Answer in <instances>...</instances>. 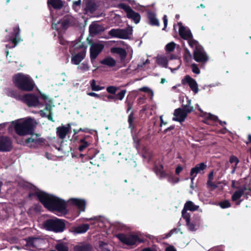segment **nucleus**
<instances>
[{
	"label": "nucleus",
	"mask_w": 251,
	"mask_h": 251,
	"mask_svg": "<svg viewBox=\"0 0 251 251\" xmlns=\"http://www.w3.org/2000/svg\"><path fill=\"white\" fill-rule=\"evenodd\" d=\"M40 198L41 203L49 211L58 216L67 214L66 202L64 200L47 193L43 196H40Z\"/></svg>",
	"instance_id": "obj_1"
},
{
	"label": "nucleus",
	"mask_w": 251,
	"mask_h": 251,
	"mask_svg": "<svg viewBox=\"0 0 251 251\" xmlns=\"http://www.w3.org/2000/svg\"><path fill=\"white\" fill-rule=\"evenodd\" d=\"M12 81L17 88L23 91H32L35 86L34 80L29 75L21 73L15 74Z\"/></svg>",
	"instance_id": "obj_2"
},
{
	"label": "nucleus",
	"mask_w": 251,
	"mask_h": 251,
	"mask_svg": "<svg viewBox=\"0 0 251 251\" xmlns=\"http://www.w3.org/2000/svg\"><path fill=\"white\" fill-rule=\"evenodd\" d=\"M16 133L20 136L32 134L34 131L33 119L28 118L22 122L16 121L13 123Z\"/></svg>",
	"instance_id": "obj_3"
},
{
	"label": "nucleus",
	"mask_w": 251,
	"mask_h": 251,
	"mask_svg": "<svg viewBox=\"0 0 251 251\" xmlns=\"http://www.w3.org/2000/svg\"><path fill=\"white\" fill-rule=\"evenodd\" d=\"M65 222L66 221L64 219L53 217L45 220L43 223V226L47 230L61 233L66 228Z\"/></svg>",
	"instance_id": "obj_4"
},
{
	"label": "nucleus",
	"mask_w": 251,
	"mask_h": 251,
	"mask_svg": "<svg viewBox=\"0 0 251 251\" xmlns=\"http://www.w3.org/2000/svg\"><path fill=\"white\" fill-rule=\"evenodd\" d=\"M117 237L122 243L128 246H137L140 243L144 242V240L136 235H126L124 233H119L117 235Z\"/></svg>",
	"instance_id": "obj_5"
},
{
	"label": "nucleus",
	"mask_w": 251,
	"mask_h": 251,
	"mask_svg": "<svg viewBox=\"0 0 251 251\" xmlns=\"http://www.w3.org/2000/svg\"><path fill=\"white\" fill-rule=\"evenodd\" d=\"M30 135H31L30 137L27 138L25 140V145L30 148L37 149L45 144L46 139L41 137L40 134L35 133L34 132Z\"/></svg>",
	"instance_id": "obj_6"
},
{
	"label": "nucleus",
	"mask_w": 251,
	"mask_h": 251,
	"mask_svg": "<svg viewBox=\"0 0 251 251\" xmlns=\"http://www.w3.org/2000/svg\"><path fill=\"white\" fill-rule=\"evenodd\" d=\"M120 89L119 87L115 86H109L106 87V91L110 94L107 96V98L109 100H113L114 102H116L118 100H122L126 94V90L123 89L121 90L117 94H116V92Z\"/></svg>",
	"instance_id": "obj_7"
},
{
	"label": "nucleus",
	"mask_w": 251,
	"mask_h": 251,
	"mask_svg": "<svg viewBox=\"0 0 251 251\" xmlns=\"http://www.w3.org/2000/svg\"><path fill=\"white\" fill-rule=\"evenodd\" d=\"M132 27L128 26L125 29L112 28L109 31L108 34L112 37L127 39L132 34Z\"/></svg>",
	"instance_id": "obj_8"
},
{
	"label": "nucleus",
	"mask_w": 251,
	"mask_h": 251,
	"mask_svg": "<svg viewBox=\"0 0 251 251\" xmlns=\"http://www.w3.org/2000/svg\"><path fill=\"white\" fill-rule=\"evenodd\" d=\"M117 7L123 9L126 14V17L133 21L135 24H138L141 20V15L138 12L134 11L131 7L124 3H120L117 5Z\"/></svg>",
	"instance_id": "obj_9"
},
{
	"label": "nucleus",
	"mask_w": 251,
	"mask_h": 251,
	"mask_svg": "<svg viewBox=\"0 0 251 251\" xmlns=\"http://www.w3.org/2000/svg\"><path fill=\"white\" fill-rule=\"evenodd\" d=\"M21 101L26 104L28 107H41L44 105L39 100L38 97L34 94H26L22 96Z\"/></svg>",
	"instance_id": "obj_10"
},
{
	"label": "nucleus",
	"mask_w": 251,
	"mask_h": 251,
	"mask_svg": "<svg viewBox=\"0 0 251 251\" xmlns=\"http://www.w3.org/2000/svg\"><path fill=\"white\" fill-rule=\"evenodd\" d=\"M75 24L74 18L70 15H65L62 19L60 20L57 24H53L52 28L58 29V25H60L59 28L61 30H65L70 26Z\"/></svg>",
	"instance_id": "obj_11"
},
{
	"label": "nucleus",
	"mask_w": 251,
	"mask_h": 251,
	"mask_svg": "<svg viewBox=\"0 0 251 251\" xmlns=\"http://www.w3.org/2000/svg\"><path fill=\"white\" fill-rule=\"evenodd\" d=\"M13 30L9 38V41L11 42L6 45L7 48L10 49L15 47L18 43L22 40L20 35V29L19 25L14 27Z\"/></svg>",
	"instance_id": "obj_12"
},
{
	"label": "nucleus",
	"mask_w": 251,
	"mask_h": 251,
	"mask_svg": "<svg viewBox=\"0 0 251 251\" xmlns=\"http://www.w3.org/2000/svg\"><path fill=\"white\" fill-rule=\"evenodd\" d=\"M193 57L197 62L206 63L208 60V57L202 46H198L194 49Z\"/></svg>",
	"instance_id": "obj_13"
},
{
	"label": "nucleus",
	"mask_w": 251,
	"mask_h": 251,
	"mask_svg": "<svg viewBox=\"0 0 251 251\" xmlns=\"http://www.w3.org/2000/svg\"><path fill=\"white\" fill-rule=\"evenodd\" d=\"M13 143L10 137L0 136V152H9L13 149Z\"/></svg>",
	"instance_id": "obj_14"
},
{
	"label": "nucleus",
	"mask_w": 251,
	"mask_h": 251,
	"mask_svg": "<svg viewBox=\"0 0 251 251\" xmlns=\"http://www.w3.org/2000/svg\"><path fill=\"white\" fill-rule=\"evenodd\" d=\"M104 47L103 44L100 43H92L90 48V57L93 62L102 51Z\"/></svg>",
	"instance_id": "obj_15"
},
{
	"label": "nucleus",
	"mask_w": 251,
	"mask_h": 251,
	"mask_svg": "<svg viewBox=\"0 0 251 251\" xmlns=\"http://www.w3.org/2000/svg\"><path fill=\"white\" fill-rule=\"evenodd\" d=\"M186 221V225L188 229L191 231H195L197 230L200 225L201 218L200 216L193 217L191 219V216L182 217Z\"/></svg>",
	"instance_id": "obj_16"
},
{
	"label": "nucleus",
	"mask_w": 251,
	"mask_h": 251,
	"mask_svg": "<svg viewBox=\"0 0 251 251\" xmlns=\"http://www.w3.org/2000/svg\"><path fill=\"white\" fill-rule=\"evenodd\" d=\"M82 7L84 14H92L97 10L98 5L95 0H83Z\"/></svg>",
	"instance_id": "obj_17"
},
{
	"label": "nucleus",
	"mask_w": 251,
	"mask_h": 251,
	"mask_svg": "<svg viewBox=\"0 0 251 251\" xmlns=\"http://www.w3.org/2000/svg\"><path fill=\"white\" fill-rule=\"evenodd\" d=\"M67 202L69 205L76 207L79 212L85 211L86 201L84 199L70 198Z\"/></svg>",
	"instance_id": "obj_18"
},
{
	"label": "nucleus",
	"mask_w": 251,
	"mask_h": 251,
	"mask_svg": "<svg viewBox=\"0 0 251 251\" xmlns=\"http://www.w3.org/2000/svg\"><path fill=\"white\" fill-rule=\"evenodd\" d=\"M207 168V165L204 162L197 164L191 169L190 176L192 181L195 179L198 174H203Z\"/></svg>",
	"instance_id": "obj_19"
},
{
	"label": "nucleus",
	"mask_w": 251,
	"mask_h": 251,
	"mask_svg": "<svg viewBox=\"0 0 251 251\" xmlns=\"http://www.w3.org/2000/svg\"><path fill=\"white\" fill-rule=\"evenodd\" d=\"M181 83L183 85L188 84L191 89L196 94L199 91L198 85L196 81L190 75H186L182 79Z\"/></svg>",
	"instance_id": "obj_20"
},
{
	"label": "nucleus",
	"mask_w": 251,
	"mask_h": 251,
	"mask_svg": "<svg viewBox=\"0 0 251 251\" xmlns=\"http://www.w3.org/2000/svg\"><path fill=\"white\" fill-rule=\"evenodd\" d=\"M199 206L195 205L192 201H187L184 204L183 208L181 211L182 217L191 216L187 211H195L199 209Z\"/></svg>",
	"instance_id": "obj_21"
},
{
	"label": "nucleus",
	"mask_w": 251,
	"mask_h": 251,
	"mask_svg": "<svg viewBox=\"0 0 251 251\" xmlns=\"http://www.w3.org/2000/svg\"><path fill=\"white\" fill-rule=\"evenodd\" d=\"M177 25L179 26V35L182 39L187 40L193 37L191 30L189 28L186 29L181 22L178 23Z\"/></svg>",
	"instance_id": "obj_22"
},
{
	"label": "nucleus",
	"mask_w": 251,
	"mask_h": 251,
	"mask_svg": "<svg viewBox=\"0 0 251 251\" xmlns=\"http://www.w3.org/2000/svg\"><path fill=\"white\" fill-rule=\"evenodd\" d=\"M105 30V28L102 25L97 23H92L89 27L90 33L93 35H96L100 34Z\"/></svg>",
	"instance_id": "obj_23"
},
{
	"label": "nucleus",
	"mask_w": 251,
	"mask_h": 251,
	"mask_svg": "<svg viewBox=\"0 0 251 251\" xmlns=\"http://www.w3.org/2000/svg\"><path fill=\"white\" fill-rule=\"evenodd\" d=\"M86 49L87 46L83 42L78 41L74 45L72 52L78 54L83 53L86 55Z\"/></svg>",
	"instance_id": "obj_24"
},
{
	"label": "nucleus",
	"mask_w": 251,
	"mask_h": 251,
	"mask_svg": "<svg viewBox=\"0 0 251 251\" xmlns=\"http://www.w3.org/2000/svg\"><path fill=\"white\" fill-rule=\"evenodd\" d=\"M174 115L175 117H173V120L180 123L184 122L187 117L181 108L176 109L174 111Z\"/></svg>",
	"instance_id": "obj_25"
},
{
	"label": "nucleus",
	"mask_w": 251,
	"mask_h": 251,
	"mask_svg": "<svg viewBox=\"0 0 251 251\" xmlns=\"http://www.w3.org/2000/svg\"><path fill=\"white\" fill-rule=\"evenodd\" d=\"M147 18L149 20V24L151 26H159L160 25L159 21L156 18L154 12L149 11L147 12Z\"/></svg>",
	"instance_id": "obj_26"
},
{
	"label": "nucleus",
	"mask_w": 251,
	"mask_h": 251,
	"mask_svg": "<svg viewBox=\"0 0 251 251\" xmlns=\"http://www.w3.org/2000/svg\"><path fill=\"white\" fill-rule=\"evenodd\" d=\"M154 171L160 178H164L168 176V174L164 170L163 165L161 164L155 165L154 166Z\"/></svg>",
	"instance_id": "obj_27"
},
{
	"label": "nucleus",
	"mask_w": 251,
	"mask_h": 251,
	"mask_svg": "<svg viewBox=\"0 0 251 251\" xmlns=\"http://www.w3.org/2000/svg\"><path fill=\"white\" fill-rule=\"evenodd\" d=\"M6 94L8 97L14 98L17 100L21 101L23 95H21L20 92L16 89L8 88L6 90Z\"/></svg>",
	"instance_id": "obj_28"
},
{
	"label": "nucleus",
	"mask_w": 251,
	"mask_h": 251,
	"mask_svg": "<svg viewBox=\"0 0 251 251\" xmlns=\"http://www.w3.org/2000/svg\"><path fill=\"white\" fill-rule=\"evenodd\" d=\"M111 52L112 53H116L120 55L121 60H125L127 52L125 49L120 47H113L111 49Z\"/></svg>",
	"instance_id": "obj_29"
},
{
	"label": "nucleus",
	"mask_w": 251,
	"mask_h": 251,
	"mask_svg": "<svg viewBox=\"0 0 251 251\" xmlns=\"http://www.w3.org/2000/svg\"><path fill=\"white\" fill-rule=\"evenodd\" d=\"M47 4L49 7L51 6L54 9L60 10L63 7L64 3L62 0H48Z\"/></svg>",
	"instance_id": "obj_30"
},
{
	"label": "nucleus",
	"mask_w": 251,
	"mask_h": 251,
	"mask_svg": "<svg viewBox=\"0 0 251 251\" xmlns=\"http://www.w3.org/2000/svg\"><path fill=\"white\" fill-rule=\"evenodd\" d=\"M72 54V58H71V62L72 64L75 65H78L79 63L85 58L86 55H84V53H81L80 54L78 53H74V52H71Z\"/></svg>",
	"instance_id": "obj_31"
},
{
	"label": "nucleus",
	"mask_w": 251,
	"mask_h": 251,
	"mask_svg": "<svg viewBox=\"0 0 251 251\" xmlns=\"http://www.w3.org/2000/svg\"><path fill=\"white\" fill-rule=\"evenodd\" d=\"M68 133V129L65 126H61L56 128L57 136L62 140H63Z\"/></svg>",
	"instance_id": "obj_32"
},
{
	"label": "nucleus",
	"mask_w": 251,
	"mask_h": 251,
	"mask_svg": "<svg viewBox=\"0 0 251 251\" xmlns=\"http://www.w3.org/2000/svg\"><path fill=\"white\" fill-rule=\"evenodd\" d=\"M247 189L245 185L241 188L239 190L236 191L231 196V200L233 201H236L239 200L244 195V191Z\"/></svg>",
	"instance_id": "obj_33"
},
{
	"label": "nucleus",
	"mask_w": 251,
	"mask_h": 251,
	"mask_svg": "<svg viewBox=\"0 0 251 251\" xmlns=\"http://www.w3.org/2000/svg\"><path fill=\"white\" fill-rule=\"evenodd\" d=\"M89 225L83 224L74 228V231L76 233H83L86 232L89 229Z\"/></svg>",
	"instance_id": "obj_34"
},
{
	"label": "nucleus",
	"mask_w": 251,
	"mask_h": 251,
	"mask_svg": "<svg viewBox=\"0 0 251 251\" xmlns=\"http://www.w3.org/2000/svg\"><path fill=\"white\" fill-rule=\"evenodd\" d=\"M100 63L103 65H107L110 67H114L116 65V60L111 57H107L100 61Z\"/></svg>",
	"instance_id": "obj_35"
},
{
	"label": "nucleus",
	"mask_w": 251,
	"mask_h": 251,
	"mask_svg": "<svg viewBox=\"0 0 251 251\" xmlns=\"http://www.w3.org/2000/svg\"><path fill=\"white\" fill-rule=\"evenodd\" d=\"M98 151L97 150L94 148H91L88 150L87 154H80L81 157H85L86 159H92L96 156Z\"/></svg>",
	"instance_id": "obj_36"
},
{
	"label": "nucleus",
	"mask_w": 251,
	"mask_h": 251,
	"mask_svg": "<svg viewBox=\"0 0 251 251\" xmlns=\"http://www.w3.org/2000/svg\"><path fill=\"white\" fill-rule=\"evenodd\" d=\"M74 251H92V247L90 244L76 245L74 248Z\"/></svg>",
	"instance_id": "obj_37"
},
{
	"label": "nucleus",
	"mask_w": 251,
	"mask_h": 251,
	"mask_svg": "<svg viewBox=\"0 0 251 251\" xmlns=\"http://www.w3.org/2000/svg\"><path fill=\"white\" fill-rule=\"evenodd\" d=\"M190 104L191 100H188L186 104L182 105L181 109H182L183 112H184V114H185L186 116H187L188 114L194 111V107L193 106H190Z\"/></svg>",
	"instance_id": "obj_38"
},
{
	"label": "nucleus",
	"mask_w": 251,
	"mask_h": 251,
	"mask_svg": "<svg viewBox=\"0 0 251 251\" xmlns=\"http://www.w3.org/2000/svg\"><path fill=\"white\" fill-rule=\"evenodd\" d=\"M156 62L158 65L163 67L167 68L168 66V60L166 56H160L157 57Z\"/></svg>",
	"instance_id": "obj_39"
},
{
	"label": "nucleus",
	"mask_w": 251,
	"mask_h": 251,
	"mask_svg": "<svg viewBox=\"0 0 251 251\" xmlns=\"http://www.w3.org/2000/svg\"><path fill=\"white\" fill-rule=\"evenodd\" d=\"M205 115H206V120H212L214 122L218 121L219 123V124L221 126H223L224 125H226V123L225 121H222L218 119V118L217 116L213 115L210 113H209L208 114L205 113Z\"/></svg>",
	"instance_id": "obj_40"
},
{
	"label": "nucleus",
	"mask_w": 251,
	"mask_h": 251,
	"mask_svg": "<svg viewBox=\"0 0 251 251\" xmlns=\"http://www.w3.org/2000/svg\"><path fill=\"white\" fill-rule=\"evenodd\" d=\"M134 119L133 112H131L128 116V127L131 130H134L136 128V126L134 124Z\"/></svg>",
	"instance_id": "obj_41"
},
{
	"label": "nucleus",
	"mask_w": 251,
	"mask_h": 251,
	"mask_svg": "<svg viewBox=\"0 0 251 251\" xmlns=\"http://www.w3.org/2000/svg\"><path fill=\"white\" fill-rule=\"evenodd\" d=\"M90 86L91 89L94 91H98L104 89V86H100L96 84V81L95 79H92L90 81Z\"/></svg>",
	"instance_id": "obj_42"
},
{
	"label": "nucleus",
	"mask_w": 251,
	"mask_h": 251,
	"mask_svg": "<svg viewBox=\"0 0 251 251\" xmlns=\"http://www.w3.org/2000/svg\"><path fill=\"white\" fill-rule=\"evenodd\" d=\"M57 251H69V248L67 244L64 243H57L55 246Z\"/></svg>",
	"instance_id": "obj_43"
},
{
	"label": "nucleus",
	"mask_w": 251,
	"mask_h": 251,
	"mask_svg": "<svg viewBox=\"0 0 251 251\" xmlns=\"http://www.w3.org/2000/svg\"><path fill=\"white\" fill-rule=\"evenodd\" d=\"M46 192L44 191H40L39 190H38L37 191H35L33 193H29L28 194V197L31 198L33 196H36L37 197L38 200L41 202V199H40V196H43L45 194H46Z\"/></svg>",
	"instance_id": "obj_44"
},
{
	"label": "nucleus",
	"mask_w": 251,
	"mask_h": 251,
	"mask_svg": "<svg viewBox=\"0 0 251 251\" xmlns=\"http://www.w3.org/2000/svg\"><path fill=\"white\" fill-rule=\"evenodd\" d=\"M39 240V239L35 237H29L26 240V244L28 246L32 247H35L36 242Z\"/></svg>",
	"instance_id": "obj_45"
},
{
	"label": "nucleus",
	"mask_w": 251,
	"mask_h": 251,
	"mask_svg": "<svg viewBox=\"0 0 251 251\" xmlns=\"http://www.w3.org/2000/svg\"><path fill=\"white\" fill-rule=\"evenodd\" d=\"M229 161L231 164H232V163L235 164L234 166L233 167V169L232 172V173H233L237 167L238 164L239 162V160L236 156H235L234 155H231L229 158Z\"/></svg>",
	"instance_id": "obj_46"
},
{
	"label": "nucleus",
	"mask_w": 251,
	"mask_h": 251,
	"mask_svg": "<svg viewBox=\"0 0 251 251\" xmlns=\"http://www.w3.org/2000/svg\"><path fill=\"white\" fill-rule=\"evenodd\" d=\"M81 5V0H76L73 1L72 8L75 12H78L80 8Z\"/></svg>",
	"instance_id": "obj_47"
},
{
	"label": "nucleus",
	"mask_w": 251,
	"mask_h": 251,
	"mask_svg": "<svg viewBox=\"0 0 251 251\" xmlns=\"http://www.w3.org/2000/svg\"><path fill=\"white\" fill-rule=\"evenodd\" d=\"M192 55L187 48L184 49L183 54V60L185 62L188 63L191 60Z\"/></svg>",
	"instance_id": "obj_48"
},
{
	"label": "nucleus",
	"mask_w": 251,
	"mask_h": 251,
	"mask_svg": "<svg viewBox=\"0 0 251 251\" xmlns=\"http://www.w3.org/2000/svg\"><path fill=\"white\" fill-rule=\"evenodd\" d=\"M187 40H188L189 45L191 48H195V49H196L198 46H201L199 44V42L196 40L194 39L193 37L187 39Z\"/></svg>",
	"instance_id": "obj_49"
},
{
	"label": "nucleus",
	"mask_w": 251,
	"mask_h": 251,
	"mask_svg": "<svg viewBox=\"0 0 251 251\" xmlns=\"http://www.w3.org/2000/svg\"><path fill=\"white\" fill-rule=\"evenodd\" d=\"M80 145L78 146V150L80 151H82L84 149L87 148L90 145V142L89 141H83L82 142H79Z\"/></svg>",
	"instance_id": "obj_50"
},
{
	"label": "nucleus",
	"mask_w": 251,
	"mask_h": 251,
	"mask_svg": "<svg viewBox=\"0 0 251 251\" xmlns=\"http://www.w3.org/2000/svg\"><path fill=\"white\" fill-rule=\"evenodd\" d=\"M219 205L223 209L227 208L230 207L231 206V204L229 201L228 200H224L222 201L219 203Z\"/></svg>",
	"instance_id": "obj_51"
},
{
	"label": "nucleus",
	"mask_w": 251,
	"mask_h": 251,
	"mask_svg": "<svg viewBox=\"0 0 251 251\" xmlns=\"http://www.w3.org/2000/svg\"><path fill=\"white\" fill-rule=\"evenodd\" d=\"M175 47L176 44L174 42H172L169 43L167 44L165 47L166 51L167 52H172L175 50Z\"/></svg>",
	"instance_id": "obj_52"
},
{
	"label": "nucleus",
	"mask_w": 251,
	"mask_h": 251,
	"mask_svg": "<svg viewBox=\"0 0 251 251\" xmlns=\"http://www.w3.org/2000/svg\"><path fill=\"white\" fill-rule=\"evenodd\" d=\"M168 177V180L170 182H172L173 183H176L179 182V179L178 177L175 176L173 175H169L167 176Z\"/></svg>",
	"instance_id": "obj_53"
},
{
	"label": "nucleus",
	"mask_w": 251,
	"mask_h": 251,
	"mask_svg": "<svg viewBox=\"0 0 251 251\" xmlns=\"http://www.w3.org/2000/svg\"><path fill=\"white\" fill-rule=\"evenodd\" d=\"M40 114H41V115L42 116V117H47V118L49 120H50L51 122H54V120H53V119L52 118V112H50V113H49V115H46V114L43 111L41 110V111H40Z\"/></svg>",
	"instance_id": "obj_54"
},
{
	"label": "nucleus",
	"mask_w": 251,
	"mask_h": 251,
	"mask_svg": "<svg viewBox=\"0 0 251 251\" xmlns=\"http://www.w3.org/2000/svg\"><path fill=\"white\" fill-rule=\"evenodd\" d=\"M191 69L192 72L196 74H199L200 73V70L198 67L197 65L194 63L191 65Z\"/></svg>",
	"instance_id": "obj_55"
},
{
	"label": "nucleus",
	"mask_w": 251,
	"mask_h": 251,
	"mask_svg": "<svg viewBox=\"0 0 251 251\" xmlns=\"http://www.w3.org/2000/svg\"><path fill=\"white\" fill-rule=\"evenodd\" d=\"M79 68L82 72H86L89 70V67L87 63L85 62L82 63L79 66Z\"/></svg>",
	"instance_id": "obj_56"
},
{
	"label": "nucleus",
	"mask_w": 251,
	"mask_h": 251,
	"mask_svg": "<svg viewBox=\"0 0 251 251\" xmlns=\"http://www.w3.org/2000/svg\"><path fill=\"white\" fill-rule=\"evenodd\" d=\"M42 206L39 204H35L32 207L33 210L35 212H40L42 210Z\"/></svg>",
	"instance_id": "obj_57"
},
{
	"label": "nucleus",
	"mask_w": 251,
	"mask_h": 251,
	"mask_svg": "<svg viewBox=\"0 0 251 251\" xmlns=\"http://www.w3.org/2000/svg\"><path fill=\"white\" fill-rule=\"evenodd\" d=\"M206 184L208 187H211L212 189H215L218 187V185L213 182L212 180H207Z\"/></svg>",
	"instance_id": "obj_58"
},
{
	"label": "nucleus",
	"mask_w": 251,
	"mask_h": 251,
	"mask_svg": "<svg viewBox=\"0 0 251 251\" xmlns=\"http://www.w3.org/2000/svg\"><path fill=\"white\" fill-rule=\"evenodd\" d=\"M87 94L89 96L93 97L99 99H101L102 98V96L101 95L95 93L94 92H89L87 93Z\"/></svg>",
	"instance_id": "obj_59"
},
{
	"label": "nucleus",
	"mask_w": 251,
	"mask_h": 251,
	"mask_svg": "<svg viewBox=\"0 0 251 251\" xmlns=\"http://www.w3.org/2000/svg\"><path fill=\"white\" fill-rule=\"evenodd\" d=\"M245 197L247 199L249 196L251 197V189L247 188V189L244 191V195Z\"/></svg>",
	"instance_id": "obj_60"
},
{
	"label": "nucleus",
	"mask_w": 251,
	"mask_h": 251,
	"mask_svg": "<svg viewBox=\"0 0 251 251\" xmlns=\"http://www.w3.org/2000/svg\"><path fill=\"white\" fill-rule=\"evenodd\" d=\"M79 130H81V131L85 132V133H89L90 134H92L93 133V131L94 130L93 129H89L88 128L85 127V128H80Z\"/></svg>",
	"instance_id": "obj_61"
},
{
	"label": "nucleus",
	"mask_w": 251,
	"mask_h": 251,
	"mask_svg": "<svg viewBox=\"0 0 251 251\" xmlns=\"http://www.w3.org/2000/svg\"><path fill=\"white\" fill-rule=\"evenodd\" d=\"M74 131V135H73V138L75 140H78V136L76 135L77 134H78L81 130H79V129H74L73 130Z\"/></svg>",
	"instance_id": "obj_62"
},
{
	"label": "nucleus",
	"mask_w": 251,
	"mask_h": 251,
	"mask_svg": "<svg viewBox=\"0 0 251 251\" xmlns=\"http://www.w3.org/2000/svg\"><path fill=\"white\" fill-rule=\"evenodd\" d=\"M183 170V168L180 165L176 167L175 170V174L176 175H179V173Z\"/></svg>",
	"instance_id": "obj_63"
},
{
	"label": "nucleus",
	"mask_w": 251,
	"mask_h": 251,
	"mask_svg": "<svg viewBox=\"0 0 251 251\" xmlns=\"http://www.w3.org/2000/svg\"><path fill=\"white\" fill-rule=\"evenodd\" d=\"M45 110H47V111H49V113H50V112H52V107L50 103H47L46 104Z\"/></svg>",
	"instance_id": "obj_64"
}]
</instances>
